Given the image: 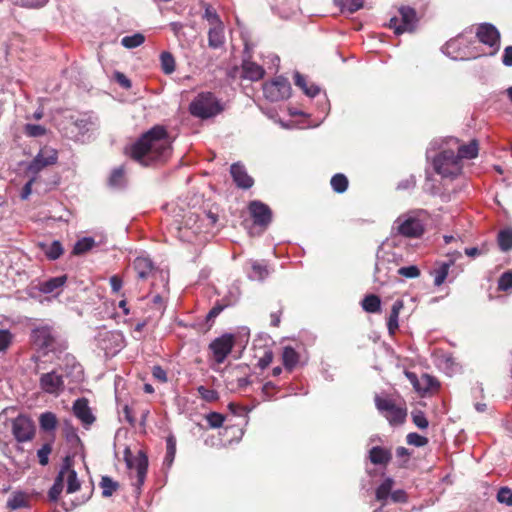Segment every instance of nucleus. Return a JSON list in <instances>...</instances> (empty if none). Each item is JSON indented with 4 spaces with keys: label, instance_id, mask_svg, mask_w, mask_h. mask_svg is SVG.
Masks as SVG:
<instances>
[{
    "label": "nucleus",
    "instance_id": "f257e3e1",
    "mask_svg": "<svg viewBox=\"0 0 512 512\" xmlns=\"http://www.w3.org/2000/svg\"><path fill=\"white\" fill-rule=\"evenodd\" d=\"M127 153L143 166L165 162L171 155V140L166 128L153 126L127 149Z\"/></svg>",
    "mask_w": 512,
    "mask_h": 512
},
{
    "label": "nucleus",
    "instance_id": "f03ea898",
    "mask_svg": "<svg viewBox=\"0 0 512 512\" xmlns=\"http://www.w3.org/2000/svg\"><path fill=\"white\" fill-rule=\"evenodd\" d=\"M447 145L444 139L434 140L426 152L430 165L426 169L424 188L433 195H443L445 190V182L448 178Z\"/></svg>",
    "mask_w": 512,
    "mask_h": 512
},
{
    "label": "nucleus",
    "instance_id": "7ed1b4c3",
    "mask_svg": "<svg viewBox=\"0 0 512 512\" xmlns=\"http://www.w3.org/2000/svg\"><path fill=\"white\" fill-rule=\"evenodd\" d=\"M425 211L411 210L399 215L392 224V232L409 239H418L425 232Z\"/></svg>",
    "mask_w": 512,
    "mask_h": 512
},
{
    "label": "nucleus",
    "instance_id": "20e7f679",
    "mask_svg": "<svg viewBox=\"0 0 512 512\" xmlns=\"http://www.w3.org/2000/svg\"><path fill=\"white\" fill-rule=\"evenodd\" d=\"M222 106L211 92L198 94L190 103V113L198 118L207 119L216 116L222 111Z\"/></svg>",
    "mask_w": 512,
    "mask_h": 512
},
{
    "label": "nucleus",
    "instance_id": "39448f33",
    "mask_svg": "<svg viewBox=\"0 0 512 512\" xmlns=\"http://www.w3.org/2000/svg\"><path fill=\"white\" fill-rule=\"evenodd\" d=\"M454 142L458 145L457 154L455 157L450 155V179L458 176L462 171V160H471L478 156L479 143L476 139H472L469 143L460 144L459 139L450 137V143Z\"/></svg>",
    "mask_w": 512,
    "mask_h": 512
},
{
    "label": "nucleus",
    "instance_id": "423d86ee",
    "mask_svg": "<svg viewBox=\"0 0 512 512\" xmlns=\"http://www.w3.org/2000/svg\"><path fill=\"white\" fill-rule=\"evenodd\" d=\"M375 406L379 413L392 426L402 425L407 417V409L404 406L397 405L392 399L376 395L374 398Z\"/></svg>",
    "mask_w": 512,
    "mask_h": 512
},
{
    "label": "nucleus",
    "instance_id": "0eeeda50",
    "mask_svg": "<svg viewBox=\"0 0 512 512\" xmlns=\"http://www.w3.org/2000/svg\"><path fill=\"white\" fill-rule=\"evenodd\" d=\"M395 481L386 477L376 488L375 498L381 503V508L389 503L402 504L408 501L407 493L403 489H394Z\"/></svg>",
    "mask_w": 512,
    "mask_h": 512
},
{
    "label": "nucleus",
    "instance_id": "6e6552de",
    "mask_svg": "<svg viewBox=\"0 0 512 512\" xmlns=\"http://www.w3.org/2000/svg\"><path fill=\"white\" fill-rule=\"evenodd\" d=\"M32 345L43 354L53 352L57 348L56 335L49 325L35 327L31 331Z\"/></svg>",
    "mask_w": 512,
    "mask_h": 512
},
{
    "label": "nucleus",
    "instance_id": "1a4fd4ad",
    "mask_svg": "<svg viewBox=\"0 0 512 512\" xmlns=\"http://www.w3.org/2000/svg\"><path fill=\"white\" fill-rule=\"evenodd\" d=\"M124 460L129 470L136 472V482L134 485L139 490L144 484L147 470H148V458L143 451H138L137 455H133L129 448L124 451Z\"/></svg>",
    "mask_w": 512,
    "mask_h": 512
},
{
    "label": "nucleus",
    "instance_id": "9d476101",
    "mask_svg": "<svg viewBox=\"0 0 512 512\" xmlns=\"http://www.w3.org/2000/svg\"><path fill=\"white\" fill-rule=\"evenodd\" d=\"M398 17H392L389 21L388 27L394 30L396 35L404 32H413L416 28L418 18L416 11L408 6H403L399 9Z\"/></svg>",
    "mask_w": 512,
    "mask_h": 512
},
{
    "label": "nucleus",
    "instance_id": "9b49d317",
    "mask_svg": "<svg viewBox=\"0 0 512 512\" xmlns=\"http://www.w3.org/2000/svg\"><path fill=\"white\" fill-rule=\"evenodd\" d=\"M476 37L480 43L491 49L490 55H495L500 49V32L491 23H480L476 27Z\"/></svg>",
    "mask_w": 512,
    "mask_h": 512
},
{
    "label": "nucleus",
    "instance_id": "f8f14e48",
    "mask_svg": "<svg viewBox=\"0 0 512 512\" xmlns=\"http://www.w3.org/2000/svg\"><path fill=\"white\" fill-rule=\"evenodd\" d=\"M291 85L289 81L282 76L276 77L271 82L263 85V93L267 100L278 102L290 96Z\"/></svg>",
    "mask_w": 512,
    "mask_h": 512
},
{
    "label": "nucleus",
    "instance_id": "ddd939ff",
    "mask_svg": "<svg viewBox=\"0 0 512 512\" xmlns=\"http://www.w3.org/2000/svg\"><path fill=\"white\" fill-rule=\"evenodd\" d=\"M57 159L58 153L55 149L44 147L29 163V165L26 168V173L28 175L37 177L40 171H42L47 166L55 164L57 162Z\"/></svg>",
    "mask_w": 512,
    "mask_h": 512
},
{
    "label": "nucleus",
    "instance_id": "4468645a",
    "mask_svg": "<svg viewBox=\"0 0 512 512\" xmlns=\"http://www.w3.org/2000/svg\"><path fill=\"white\" fill-rule=\"evenodd\" d=\"M39 386L43 392L58 396L64 390L63 376L56 371L44 373L40 376Z\"/></svg>",
    "mask_w": 512,
    "mask_h": 512
},
{
    "label": "nucleus",
    "instance_id": "2eb2a0df",
    "mask_svg": "<svg viewBox=\"0 0 512 512\" xmlns=\"http://www.w3.org/2000/svg\"><path fill=\"white\" fill-rule=\"evenodd\" d=\"M234 346V337L231 334H224L216 338L210 344V349L217 363H223Z\"/></svg>",
    "mask_w": 512,
    "mask_h": 512
},
{
    "label": "nucleus",
    "instance_id": "dca6fc26",
    "mask_svg": "<svg viewBox=\"0 0 512 512\" xmlns=\"http://www.w3.org/2000/svg\"><path fill=\"white\" fill-rule=\"evenodd\" d=\"M12 433L18 442H26L34 435L33 422L24 415H19L12 422Z\"/></svg>",
    "mask_w": 512,
    "mask_h": 512
},
{
    "label": "nucleus",
    "instance_id": "f3484780",
    "mask_svg": "<svg viewBox=\"0 0 512 512\" xmlns=\"http://www.w3.org/2000/svg\"><path fill=\"white\" fill-rule=\"evenodd\" d=\"M124 336L119 331H105L99 334L101 348L107 353L115 354L124 347Z\"/></svg>",
    "mask_w": 512,
    "mask_h": 512
},
{
    "label": "nucleus",
    "instance_id": "a211bd4d",
    "mask_svg": "<svg viewBox=\"0 0 512 512\" xmlns=\"http://www.w3.org/2000/svg\"><path fill=\"white\" fill-rule=\"evenodd\" d=\"M249 212L258 226L267 227L272 221L271 209L261 201H252L249 204Z\"/></svg>",
    "mask_w": 512,
    "mask_h": 512
},
{
    "label": "nucleus",
    "instance_id": "6ab92c4d",
    "mask_svg": "<svg viewBox=\"0 0 512 512\" xmlns=\"http://www.w3.org/2000/svg\"><path fill=\"white\" fill-rule=\"evenodd\" d=\"M230 174L235 185L240 189H249L254 184L253 178L248 174L246 167L240 162L231 165Z\"/></svg>",
    "mask_w": 512,
    "mask_h": 512
},
{
    "label": "nucleus",
    "instance_id": "aec40b11",
    "mask_svg": "<svg viewBox=\"0 0 512 512\" xmlns=\"http://www.w3.org/2000/svg\"><path fill=\"white\" fill-rule=\"evenodd\" d=\"M59 476H61L63 483H66V492L74 493L80 488V482L77 478L76 471L71 467L68 459L64 461L59 472Z\"/></svg>",
    "mask_w": 512,
    "mask_h": 512
},
{
    "label": "nucleus",
    "instance_id": "412c9836",
    "mask_svg": "<svg viewBox=\"0 0 512 512\" xmlns=\"http://www.w3.org/2000/svg\"><path fill=\"white\" fill-rule=\"evenodd\" d=\"M73 413L88 428L95 421V417L88 405V400L79 398L73 403Z\"/></svg>",
    "mask_w": 512,
    "mask_h": 512
},
{
    "label": "nucleus",
    "instance_id": "4be33fe9",
    "mask_svg": "<svg viewBox=\"0 0 512 512\" xmlns=\"http://www.w3.org/2000/svg\"><path fill=\"white\" fill-rule=\"evenodd\" d=\"M406 377L413 385L414 389L420 394L428 392L430 389L434 388L437 385L435 379L427 374H423L419 378L413 372H406Z\"/></svg>",
    "mask_w": 512,
    "mask_h": 512
},
{
    "label": "nucleus",
    "instance_id": "5701e85b",
    "mask_svg": "<svg viewBox=\"0 0 512 512\" xmlns=\"http://www.w3.org/2000/svg\"><path fill=\"white\" fill-rule=\"evenodd\" d=\"M133 268L137 273V277L141 280L151 278L156 270L152 260L146 256H139L133 261Z\"/></svg>",
    "mask_w": 512,
    "mask_h": 512
},
{
    "label": "nucleus",
    "instance_id": "b1692460",
    "mask_svg": "<svg viewBox=\"0 0 512 512\" xmlns=\"http://www.w3.org/2000/svg\"><path fill=\"white\" fill-rule=\"evenodd\" d=\"M66 282V275L52 277L45 281L39 282V284L37 285V289L44 294H51L54 292L59 293V291L63 288Z\"/></svg>",
    "mask_w": 512,
    "mask_h": 512
},
{
    "label": "nucleus",
    "instance_id": "393cba45",
    "mask_svg": "<svg viewBox=\"0 0 512 512\" xmlns=\"http://www.w3.org/2000/svg\"><path fill=\"white\" fill-rule=\"evenodd\" d=\"M265 70L255 62L245 60L242 63V77L251 81H258L263 78Z\"/></svg>",
    "mask_w": 512,
    "mask_h": 512
},
{
    "label": "nucleus",
    "instance_id": "a878e982",
    "mask_svg": "<svg viewBox=\"0 0 512 512\" xmlns=\"http://www.w3.org/2000/svg\"><path fill=\"white\" fill-rule=\"evenodd\" d=\"M392 458V453L389 449L375 446L369 450V460L374 465H387Z\"/></svg>",
    "mask_w": 512,
    "mask_h": 512
},
{
    "label": "nucleus",
    "instance_id": "bb28decb",
    "mask_svg": "<svg viewBox=\"0 0 512 512\" xmlns=\"http://www.w3.org/2000/svg\"><path fill=\"white\" fill-rule=\"evenodd\" d=\"M404 303L402 300H396L391 308V312L387 319V328L390 335H394L399 327V314L403 309Z\"/></svg>",
    "mask_w": 512,
    "mask_h": 512
},
{
    "label": "nucleus",
    "instance_id": "cd10ccee",
    "mask_svg": "<svg viewBox=\"0 0 512 512\" xmlns=\"http://www.w3.org/2000/svg\"><path fill=\"white\" fill-rule=\"evenodd\" d=\"M152 283L151 287L152 290H157L158 288H161L163 293H168V284H169V274L167 271L157 269L154 271V273L151 276Z\"/></svg>",
    "mask_w": 512,
    "mask_h": 512
},
{
    "label": "nucleus",
    "instance_id": "c85d7f7f",
    "mask_svg": "<svg viewBox=\"0 0 512 512\" xmlns=\"http://www.w3.org/2000/svg\"><path fill=\"white\" fill-rule=\"evenodd\" d=\"M225 41L223 24L212 26L208 32V44L211 48H220Z\"/></svg>",
    "mask_w": 512,
    "mask_h": 512
},
{
    "label": "nucleus",
    "instance_id": "c756f323",
    "mask_svg": "<svg viewBox=\"0 0 512 512\" xmlns=\"http://www.w3.org/2000/svg\"><path fill=\"white\" fill-rule=\"evenodd\" d=\"M29 506V497L26 493L16 491L12 493L7 501V507L11 510L26 508Z\"/></svg>",
    "mask_w": 512,
    "mask_h": 512
},
{
    "label": "nucleus",
    "instance_id": "7c9ffc66",
    "mask_svg": "<svg viewBox=\"0 0 512 512\" xmlns=\"http://www.w3.org/2000/svg\"><path fill=\"white\" fill-rule=\"evenodd\" d=\"M295 85L303 90V92L309 97H315L320 92L319 86L315 84L308 85L306 78L299 72L294 74Z\"/></svg>",
    "mask_w": 512,
    "mask_h": 512
},
{
    "label": "nucleus",
    "instance_id": "2f4dec72",
    "mask_svg": "<svg viewBox=\"0 0 512 512\" xmlns=\"http://www.w3.org/2000/svg\"><path fill=\"white\" fill-rule=\"evenodd\" d=\"M269 269L266 264L251 261V271L248 273V277L251 280L263 281L269 275Z\"/></svg>",
    "mask_w": 512,
    "mask_h": 512
},
{
    "label": "nucleus",
    "instance_id": "473e14b6",
    "mask_svg": "<svg viewBox=\"0 0 512 512\" xmlns=\"http://www.w3.org/2000/svg\"><path fill=\"white\" fill-rule=\"evenodd\" d=\"M390 280L389 269L385 260L377 261L375 265L374 281L379 285H384Z\"/></svg>",
    "mask_w": 512,
    "mask_h": 512
},
{
    "label": "nucleus",
    "instance_id": "72a5a7b5",
    "mask_svg": "<svg viewBox=\"0 0 512 512\" xmlns=\"http://www.w3.org/2000/svg\"><path fill=\"white\" fill-rule=\"evenodd\" d=\"M362 308L368 313H378L381 310V300L377 295L369 294L361 302Z\"/></svg>",
    "mask_w": 512,
    "mask_h": 512
},
{
    "label": "nucleus",
    "instance_id": "f704fd0d",
    "mask_svg": "<svg viewBox=\"0 0 512 512\" xmlns=\"http://www.w3.org/2000/svg\"><path fill=\"white\" fill-rule=\"evenodd\" d=\"M282 359L285 368L292 370L299 361V355L292 347L287 346L283 349Z\"/></svg>",
    "mask_w": 512,
    "mask_h": 512
},
{
    "label": "nucleus",
    "instance_id": "c9c22d12",
    "mask_svg": "<svg viewBox=\"0 0 512 512\" xmlns=\"http://www.w3.org/2000/svg\"><path fill=\"white\" fill-rule=\"evenodd\" d=\"M160 65L163 73L166 75L172 74L176 69L175 59L168 51H164L160 54Z\"/></svg>",
    "mask_w": 512,
    "mask_h": 512
},
{
    "label": "nucleus",
    "instance_id": "e433bc0d",
    "mask_svg": "<svg viewBox=\"0 0 512 512\" xmlns=\"http://www.w3.org/2000/svg\"><path fill=\"white\" fill-rule=\"evenodd\" d=\"M497 242L501 251L507 252L512 249V228L499 231Z\"/></svg>",
    "mask_w": 512,
    "mask_h": 512
},
{
    "label": "nucleus",
    "instance_id": "4c0bfd02",
    "mask_svg": "<svg viewBox=\"0 0 512 512\" xmlns=\"http://www.w3.org/2000/svg\"><path fill=\"white\" fill-rule=\"evenodd\" d=\"M342 12L355 13L363 7V0H334Z\"/></svg>",
    "mask_w": 512,
    "mask_h": 512
},
{
    "label": "nucleus",
    "instance_id": "58836bf2",
    "mask_svg": "<svg viewBox=\"0 0 512 512\" xmlns=\"http://www.w3.org/2000/svg\"><path fill=\"white\" fill-rule=\"evenodd\" d=\"M430 274L434 277V285L439 287L444 283L448 276V262H442L434 268Z\"/></svg>",
    "mask_w": 512,
    "mask_h": 512
},
{
    "label": "nucleus",
    "instance_id": "ea45409f",
    "mask_svg": "<svg viewBox=\"0 0 512 512\" xmlns=\"http://www.w3.org/2000/svg\"><path fill=\"white\" fill-rule=\"evenodd\" d=\"M145 42V36L142 33L125 36L121 39V44L127 49H133L141 46Z\"/></svg>",
    "mask_w": 512,
    "mask_h": 512
},
{
    "label": "nucleus",
    "instance_id": "a19ab883",
    "mask_svg": "<svg viewBox=\"0 0 512 512\" xmlns=\"http://www.w3.org/2000/svg\"><path fill=\"white\" fill-rule=\"evenodd\" d=\"M103 497H110L119 487L118 482L108 476H103L100 481Z\"/></svg>",
    "mask_w": 512,
    "mask_h": 512
},
{
    "label": "nucleus",
    "instance_id": "79ce46f5",
    "mask_svg": "<svg viewBox=\"0 0 512 512\" xmlns=\"http://www.w3.org/2000/svg\"><path fill=\"white\" fill-rule=\"evenodd\" d=\"M109 185L113 188H122L125 185V172L123 167L115 168L109 178Z\"/></svg>",
    "mask_w": 512,
    "mask_h": 512
},
{
    "label": "nucleus",
    "instance_id": "37998d69",
    "mask_svg": "<svg viewBox=\"0 0 512 512\" xmlns=\"http://www.w3.org/2000/svg\"><path fill=\"white\" fill-rule=\"evenodd\" d=\"M94 245H95V240L93 238L84 237L75 243L74 248H73V253L75 255L84 254L85 252L92 249L94 247Z\"/></svg>",
    "mask_w": 512,
    "mask_h": 512
},
{
    "label": "nucleus",
    "instance_id": "c03bdc74",
    "mask_svg": "<svg viewBox=\"0 0 512 512\" xmlns=\"http://www.w3.org/2000/svg\"><path fill=\"white\" fill-rule=\"evenodd\" d=\"M332 189L336 193H343L348 188V179L344 174L338 173L331 178Z\"/></svg>",
    "mask_w": 512,
    "mask_h": 512
},
{
    "label": "nucleus",
    "instance_id": "a18cd8bd",
    "mask_svg": "<svg viewBox=\"0 0 512 512\" xmlns=\"http://www.w3.org/2000/svg\"><path fill=\"white\" fill-rule=\"evenodd\" d=\"M40 427L45 431L54 430L57 424L56 416L51 412H46L41 414L40 419Z\"/></svg>",
    "mask_w": 512,
    "mask_h": 512
},
{
    "label": "nucleus",
    "instance_id": "49530a36",
    "mask_svg": "<svg viewBox=\"0 0 512 512\" xmlns=\"http://www.w3.org/2000/svg\"><path fill=\"white\" fill-rule=\"evenodd\" d=\"M44 253L48 259L56 260L63 254V247L59 241H53L45 247Z\"/></svg>",
    "mask_w": 512,
    "mask_h": 512
},
{
    "label": "nucleus",
    "instance_id": "de8ad7c7",
    "mask_svg": "<svg viewBox=\"0 0 512 512\" xmlns=\"http://www.w3.org/2000/svg\"><path fill=\"white\" fill-rule=\"evenodd\" d=\"M63 488L64 483L62 481V478L61 476H59V474H57L54 483L48 492L49 499L53 502L57 501L59 499L61 492L63 491Z\"/></svg>",
    "mask_w": 512,
    "mask_h": 512
},
{
    "label": "nucleus",
    "instance_id": "09e8293b",
    "mask_svg": "<svg viewBox=\"0 0 512 512\" xmlns=\"http://www.w3.org/2000/svg\"><path fill=\"white\" fill-rule=\"evenodd\" d=\"M14 335L8 329H0V353L6 352L13 343Z\"/></svg>",
    "mask_w": 512,
    "mask_h": 512
},
{
    "label": "nucleus",
    "instance_id": "8fccbe9b",
    "mask_svg": "<svg viewBox=\"0 0 512 512\" xmlns=\"http://www.w3.org/2000/svg\"><path fill=\"white\" fill-rule=\"evenodd\" d=\"M397 274L402 277H405V278L414 279V278H418L420 276L421 272H420V269L416 265H410V266L400 267L397 270Z\"/></svg>",
    "mask_w": 512,
    "mask_h": 512
},
{
    "label": "nucleus",
    "instance_id": "3c124183",
    "mask_svg": "<svg viewBox=\"0 0 512 512\" xmlns=\"http://www.w3.org/2000/svg\"><path fill=\"white\" fill-rule=\"evenodd\" d=\"M166 444H167V451H166V456H165V462L168 465H171L173 460H174L175 453H176V440H175V438L173 436H169L167 438Z\"/></svg>",
    "mask_w": 512,
    "mask_h": 512
},
{
    "label": "nucleus",
    "instance_id": "603ef678",
    "mask_svg": "<svg viewBox=\"0 0 512 512\" xmlns=\"http://www.w3.org/2000/svg\"><path fill=\"white\" fill-rule=\"evenodd\" d=\"M197 391L201 398L207 402H214L219 398L218 392L216 390L208 389L204 386H199Z\"/></svg>",
    "mask_w": 512,
    "mask_h": 512
},
{
    "label": "nucleus",
    "instance_id": "864d4df0",
    "mask_svg": "<svg viewBox=\"0 0 512 512\" xmlns=\"http://www.w3.org/2000/svg\"><path fill=\"white\" fill-rule=\"evenodd\" d=\"M406 441L409 445L415 447H423L428 443V439L426 437L415 432L409 433L406 437Z\"/></svg>",
    "mask_w": 512,
    "mask_h": 512
},
{
    "label": "nucleus",
    "instance_id": "5fc2aeb1",
    "mask_svg": "<svg viewBox=\"0 0 512 512\" xmlns=\"http://www.w3.org/2000/svg\"><path fill=\"white\" fill-rule=\"evenodd\" d=\"M497 500L502 504L512 506V490L508 487H501L497 493Z\"/></svg>",
    "mask_w": 512,
    "mask_h": 512
},
{
    "label": "nucleus",
    "instance_id": "6e6d98bb",
    "mask_svg": "<svg viewBox=\"0 0 512 512\" xmlns=\"http://www.w3.org/2000/svg\"><path fill=\"white\" fill-rule=\"evenodd\" d=\"M498 289L500 291L512 290V272L503 273L498 280Z\"/></svg>",
    "mask_w": 512,
    "mask_h": 512
},
{
    "label": "nucleus",
    "instance_id": "4d7b16f0",
    "mask_svg": "<svg viewBox=\"0 0 512 512\" xmlns=\"http://www.w3.org/2000/svg\"><path fill=\"white\" fill-rule=\"evenodd\" d=\"M206 420L211 428H219L223 425L225 417L217 412H211L206 415Z\"/></svg>",
    "mask_w": 512,
    "mask_h": 512
},
{
    "label": "nucleus",
    "instance_id": "13d9d810",
    "mask_svg": "<svg viewBox=\"0 0 512 512\" xmlns=\"http://www.w3.org/2000/svg\"><path fill=\"white\" fill-rule=\"evenodd\" d=\"M413 423L420 429H426L429 425L425 414L422 411L412 412Z\"/></svg>",
    "mask_w": 512,
    "mask_h": 512
},
{
    "label": "nucleus",
    "instance_id": "bf43d9fd",
    "mask_svg": "<svg viewBox=\"0 0 512 512\" xmlns=\"http://www.w3.org/2000/svg\"><path fill=\"white\" fill-rule=\"evenodd\" d=\"M52 451V447L50 444L46 443L44 444L38 451H37V456H38V459H39V463L42 465V466H45L48 464V461H49V454L51 453Z\"/></svg>",
    "mask_w": 512,
    "mask_h": 512
},
{
    "label": "nucleus",
    "instance_id": "052dcab7",
    "mask_svg": "<svg viewBox=\"0 0 512 512\" xmlns=\"http://www.w3.org/2000/svg\"><path fill=\"white\" fill-rule=\"evenodd\" d=\"M46 132L45 128L38 124H27L25 126V133L31 137H39L44 135Z\"/></svg>",
    "mask_w": 512,
    "mask_h": 512
},
{
    "label": "nucleus",
    "instance_id": "680f3d73",
    "mask_svg": "<svg viewBox=\"0 0 512 512\" xmlns=\"http://www.w3.org/2000/svg\"><path fill=\"white\" fill-rule=\"evenodd\" d=\"M204 17L207 19L211 26L223 24L216 11L213 10L210 6L205 9Z\"/></svg>",
    "mask_w": 512,
    "mask_h": 512
},
{
    "label": "nucleus",
    "instance_id": "e2e57ef3",
    "mask_svg": "<svg viewBox=\"0 0 512 512\" xmlns=\"http://www.w3.org/2000/svg\"><path fill=\"white\" fill-rule=\"evenodd\" d=\"M167 293H163V291L161 290L159 293H157L156 295L153 296V299H152V303L153 305L156 307L157 311L162 314L164 312V309H165V301H164V296L166 295Z\"/></svg>",
    "mask_w": 512,
    "mask_h": 512
},
{
    "label": "nucleus",
    "instance_id": "0e129e2a",
    "mask_svg": "<svg viewBox=\"0 0 512 512\" xmlns=\"http://www.w3.org/2000/svg\"><path fill=\"white\" fill-rule=\"evenodd\" d=\"M37 180V177L30 175V179L28 182L24 185L22 191H21V199L26 200L31 195L32 192V185Z\"/></svg>",
    "mask_w": 512,
    "mask_h": 512
},
{
    "label": "nucleus",
    "instance_id": "69168bd1",
    "mask_svg": "<svg viewBox=\"0 0 512 512\" xmlns=\"http://www.w3.org/2000/svg\"><path fill=\"white\" fill-rule=\"evenodd\" d=\"M152 375L162 383L167 382V373L161 366H154L152 369Z\"/></svg>",
    "mask_w": 512,
    "mask_h": 512
},
{
    "label": "nucleus",
    "instance_id": "338daca9",
    "mask_svg": "<svg viewBox=\"0 0 512 512\" xmlns=\"http://www.w3.org/2000/svg\"><path fill=\"white\" fill-rule=\"evenodd\" d=\"M110 285L111 289L114 293H117L121 290L123 286V281L118 275H113L110 277Z\"/></svg>",
    "mask_w": 512,
    "mask_h": 512
},
{
    "label": "nucleus",
    "instance_id": "774afa93",
    "mask_svg": "<svg viewBox=\"0 0 512 512\" xmlns=\"http://www.w3.org/2000/svg\"><path fill=\"white\" fill-rule=\"evenodd\" d=\"M502 63L507 67L512 66V46H507L504 49V53L502 56Z\"/></svg>",
    "mask_w": 512,
    "mask_h": 512
}]
</instances>
